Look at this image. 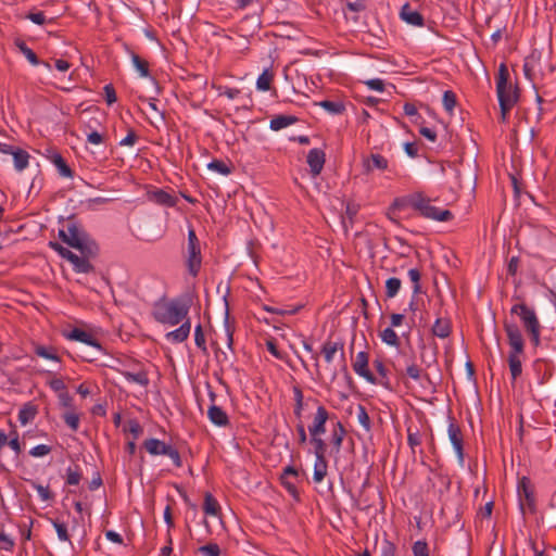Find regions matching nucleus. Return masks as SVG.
Returning a JSON list of instances; mask_svg holds the SVG:
<instances>
[{
    "instance_id": "nucleus-17",
    "label": "nucleus",
    "mask_w": 556,
    "mask_h": 556,
    "mask_svg": "<svg viewBox=\"0 0 556 556\" xmlns=\"http://www.w3.org/2000/svg\"><path fill=\"white\" fill-rule=\"evenodd\" d=\"M147 199L152 203L166 207H174L178 202V199L175 195L168 193L163 189H154L148 191Z\"/></svg>"
},
{
    "instance_id": "nucleus-25",
    "label": "nucleus",
    "mask_w": 556,
    "mask_h": 556,
    "mask_svg": "<svg viewBox=\"0 0 556 556\" xmlns=\"http://www.w3.org/2000/svg\"><path fill=\"white\" fill-rule=\"evenodd\" d=\"M437 351L438 348L434 344L431 349H427V346L424 344L420 348V362L422 365H425L426 369L430 368L433 365H437Z\"/></svg>"
},
{
    "instance_id": "nucleus-42",
    "label": "nucleus",
    "mask_w": 556,
    "mask_h": 556,
    "mask_svg": "<svg viewBox=\"0 0 556 556\" xmlns=\"http://www.w3.org/2000/svg\"><path fill=\"white\" fill-rule=\"evenodd\" d=\"M62 418L64 420V422L73 430V431H77L78 430V427H79V421H80V417L79 415L75 412V409H72V410H66L63 415H62Z\"/></svg>"
},
{
    "instance_id": "nucleus-6",
    "label": "nucleus",
    "mask_w": 556,
    "mask_h": 556,
    "mask_svg": "<svg viewBox=\"0 0 556 556\" xmlns=\"http://www.w3.org/2000/svg\"><path fill=\"white\" fill-rule=\"evenodd\" d=\"M78 121L86 132L103 129L105 128L106 113L99 106H87L78 113Z\"/></svg>"
},
{
    "instance_id": "nucleus-22",
    "label": "nucleus",
    "mask_w": 556,
    "mask_h": 556,
    "mask_svg": "<svg viewBox=\"0 0 556 556\" xmlns=\"http://www.w3.org/2000/svg\"><path fill=\"white\" fill-rule=\"evenodd\" d=\"M207 416L210 420L216 426L225 427L229 425V418L227 414L215 404L210 406L207 410Z\"/></svg>"
},
{
    "instance_id": "nucleus-1",
    "label": "nucleus",
    "mask_w": 556,
    "mask_h": 556,
    "mask_svg": "<svg viewBox=\"0 0 556 556\" xmlns=\"http://www.w3.org/2000/svg\"><path fill=\"white\" fill-rule=\"evenodd\" d=\"M59 238L71 248L87 253V255L99 254L98 243L90 238L74 215L67 218L66 229L59 230Z\"/></svg>"
},
{
    "instance_id": "nucleus-7",
    "label": "nucleus",
    "mask_w": 556,
    "mask_h": 556,
    "mask_svg": "<svg viewBox=\"0 0 556 556\" xmlns=\"http://www.w3.org/2000/svg\"><path fill=\"white\" fill-rule=\"evenodd\" d=\"M201 264L202 256L200 241L195 235V231L193 229H190L188 232V256L186 260L188 273L192 277L198 276L201 268Z\"/></svg>"
},
{
    "instance_id": "nucleus-63",
    "label": "nucleus",
    "mask_w": 556,
    "mask_h": 556,
    "mask_svg": "<svg viewBox=\"0 0 556 556\" xmlns=\"http://www.w3.org/2000/svg\"><path fill=\"white\" fill-rule=\"evenodd\" d=\"M104 99L108 104H112L117 101L116 91L112 84L104 86Z\"/></svg>"
},
{
    "instance_id": "nucleus-14",
    "label": "nucleus",
    "mask_w": 556,
    "mask_h": 556,
    "mask_svg": "<svg viewBox=\"0 0 556 556\" xmlns=\"http://www.w3.org/2000/svg\"><path fill=\"white\" fill-rule=\"evenodd\" d=\"M369 355L367 352H359L353 363L354 371L369 383L376 384L377 378L368 368Z\"/></svg>"
},
{
    "instance_id": "nucleus-43",
    "label": "nucleus",
    "mask_w": 556,
    "mask_h": 556,
    "mask_svg": "<svg viewBox=\"0 0 556 556\" xmlns=\"http://www.w3.org/2000/svg\"><path fill=\"white\" fill-rule=\"evenodd\" d=\"M15 46L33 65L39 64V59L37 58L36 53L30 48H28L23 40L17 39L15 41Z\"/></svg>"
},
{
    "instance_id": "nucleus-44",
    "label": "nucleus",
    "mask_w": 556,
    "mask_h": 556,
    "mask_svg": "<svg viewBox=\"0 0 556 556\" xmlns=\"http://www.w3.org/2000/svg\"><path fill=\"white\" fill-rule=\"evenodd\" d=\"M108 137L106 129L90 130L87 132V141L92 144H100L105 141Z\"/></svg>"
},
{
    "instance_id": "nucleus-64",
    "label": "nucleus",
    "mask_w": 556,
    "mask_h": 556,
    "mask_svg": "<svg viewBox=\"0 0 556 556\" xmlns=\"http://www.w3.org/2000/svg\"><path fill=\"white\" fill-rule=\"evenodd\" d=\"M396 547L389 540L382 542L381 556H395Z\"/></svg>"
},
{
    "instance_id": "nucleus-49",
    "label": "nucleus",
    "mask_w": 556,
    "mask_h": 556,
    "mask_svg": "<svg viewBox=\"0 0 556 556\" xmlns=\"http://www.w3.org/2000/svg\"><path fill=\"white\" fill-rule=\"evenodd\" d=\"M292 478H281L280 477V482L281 484L285 486V489L288 491V493L295 500V501H300V494H299V491H298V488L295 485V483L291 480Z\"/></svg>"
},
{
    "instance_id": "nucleus-53",
    "label": "nucleus",
    "mask_w": 556,
    "mask_h": 556,
    "mask_svg": "<svg viewBox=\"0 0 556 556\" xmlns=\"http://www.w3.org/2000/svg\"><path fill=\"white\" fill-rule=\"evenodd\" d=\"M164 455L168 456L177 468H180L182 466V460L179 451L172 446L170 444L167 445Z\"/></svg>"
},
{
    "instance_id": "nucleus-21",
    "label": "nucleus",
    "mask_w": 556,
    "mask_h": 556,
    "mask_svg": "<svg viewBox=\"0 0 556 556\" xmlns=\"http://www.w3.org/2000/svg\"><path fill=\"white\" fill-rule=\"evenodd\" d=\"M346 435V429L342 425L341 421H337L333 426L330 443L332 445V450L338 454L341 450L342 442L344 437Z\"/></svg>"
},
{
    "instance_id": "nucleus-57",
    "label": "nucleus",
    "mask_w": 556,
    "mask_h": 556,
    "mask_svg": "<svg viewBox=\"0 0 556 556\" xmlns=\"http://www.w3.org/2000/svg\"><path fill=\"white\" fill-rule=\"evenodd\" d=\"M81 480V472L76 468L73 469L71 467L66 470V484L68 485H77Z\"/></svg>"
},
{
    "instance_id": "nucleus-5",
    "label": "nucleus",
    "mask_w": 556,
    "mask_h": 556,
    "mask_svg": "<svg viewBox=\"0 0 556 556\" xmlns=\"http://www.w3.org/2000/svg\"><path fill=\"white\" fill-rule=\"evenodd\" d=\"M49 247L58 252L61 257L71 262L75 271L84 274L94 271V266L89 262V260L97 255H87V253L80 252L81 256H78L56 241H50Z\"/></svg>"
},
{
    "instance_id": "nucleus-13",
    "label": "nucleus",
    "mask_w": 556,
    "mask_h": 556,
    "mask_svg": "<svg viewBox=\"0 0 556 556\" xmlns=\"http://www.w3.org/2000/svg\"><path fill=\"white\" fill-rule=\"evenodd\" d=\"M542 113V106H518L516 111L518 124L516 125L514 131L517 132V127H520L522 122H525L528 125L538 123L541 118Z\"/></svg>"
},
{
    "instance_id": "nucleus-23",
    "label": "nucleus",
    "mask_w": 556,
    "mask_h": 556,
    "mask_svg": "<svg viewBox=\"0 0 556 556\" xmlns=\"http://www.w3.org/2000/svg\"><path fill=\"white\" fill-rule=\"evenodd\" d=\"M452 326L447 318H437L432 326V334L441 339H445L451 334Z\"/></svg>"
},
{
    "instance_id": "nucleus-52",
    "label": "nucleus",
    "mask_w": 556,
    "mask_h": 556,
    "mask_svg": "<svg viewBox=\"0 0 556 556\" xmlns=\"http://www.w3.org/2000/svg\"><path fill=\"white\" fill-rule=\"evenodd\" d=\"M198 552L203 556H219L220 548L216 543H208L206 545L200 546Z\"/></svg>"
},
{
    "instance_id": "nucleus-55",
    "label": "nucleus",
    "mask_w": 556,
    "mask_h": 556,
    "mask_svg": "<svg viewBox=\"0 0 556 556\" xmlns=\"http://www.w3.org/2000/svg\"><path fill=\"white\" fill-rule=\"evenodd\" d=\"M328 464H314L313 480L315 482H321L327 476Z\"/></svg>"
},
{
    "instance_id": "nucleus-2",
    "label": "nucleus",
    "mask_w": 556,
    "mask_h": 556,
    "mask_svg": "<svg viewBox=\"0 0 556 556\" xmlns=\"http://www.w3.org/2000/svg\"><path fill=\"white\" fill-rule=\"evenodd\" d=\"M190 306L191 299L188 296H181L168 302L156 303L153 317L161 324L175 326L187 319Z\"/></svg>"
},
{
    "instance_id": "nucleus-45",
    "label": "nucleus",
    "mask_w": 556,
    "mask_h": 556,
    "mask_svg": "<svg viewBox=\"0 0 556 556\" xmlns=\"http://www.w3.org/2000/svg\"><path fill=\"white\" fill-rule=\"evenodd\" d=\"M408 277L413 283V295L415 296V295L421 293V285H420L421 273L419 271V269H417V268L409 269Z\"/></svg>"
},
{
    "instance_id": "nucleus-47",
    "label": "nucleus",
    "mask_w": 556,
    "mask_h": 556,
    "mask_svg": "<svg viewBox=\"0 0 556 556\" xmlns=\"http://www.w3.org/2000/svg\"><path fill=\"white\" fill-rule=\"evenodd\" d=\"M207 168L222 175H229L231 173V167L222 160H213L211 163H208Z\"/></svg>"
},
{
    "instance_id": "nucleus-38",
    "label": "nucleus",
    "mask_w": 556,
    "mask_h": 556,
    "mask_svg": "<svg viewBox=\"0 0 556 556\" xmlns=\"http://www.w3.org/2000/svg\"><path fill=\"white\" fill-rule=\"evenodd\" d=\"M374 367L377 370L378 375L381 377L380 380L377 379V383L383 386L387 389H391L390 380L388 378V369L384 366L383 362L381 359H375L374 361Z\"/></svg>"
},
{
    "instance_id": "nucleus-39",
    "label": "nucleus",
    "mask_w": 556,
    "mask_h": 556,
    "mask_svg": "<svg viewBox=\"0 0 556 556\" xmlns=\"http://www.w3.org/2000/svg\"><path fill=\"white\" fill-rule=\"evenodd\" d=\"M402 286L400 278L391 277L386 281V298L392 299L396 296Z\"/></svg>"
},
{
    "instance_id": "nucleus-28",
    "label": "nucleus",
    "mask_w": 556,
    "mask_h": 556,
    "mask_svg": "<svg viewBox=\"0 0 556 556\" xmlns=\"http://www.w3.org/2000/svg\"><path fill=\"white\" fill-rule=\"evenodd\" d=\"M51 162L55 165L61 176L66 178L74 177V170L67 165L66 161L60 153H53L50 157Z\"/></svg>"
},
{
    "instance_id": "nucleus-60",
    "label": "nucleus",
    "mask_w": 556,
    "mask_h": 556,
    "mask_svg": "<svg viewBox=\"0 0 556 556\" xmlns=\"http://www.w3.org/2000/svg\"><path fill=\"white\" fill-rule=\"evenodd\" d=\"M414 556H429V548L426 541H417L413 545Z\"/></svg>"
},
{
    "instance_id": "nucleus-40",
    "label": "nucleus",
    "mask_w": 556,
    "mask_h": 556,
    "mask_svg": "<svg viewBox=\"0 0 556 556\" xmlns=\"http://www.w3.org/2000/svg\"><path fill=\"white\" fill-rule=\"evenodd\" d=\"M358 211H359V204L354 203V202L346 203L345 215L343 216V220H342V224H343V227L345 230L348 229V224H346L345 218L349 220L350 225L352 226L354 223V218L357 215Z\"/></svg>"
},
{
    "instance_id": "nucleus-8",
    "label": "nucleus",
    "mask_w": 556,
    "mask_h": 556,
    "mask_svg": "<svg viewBox=\"0 0 556 556\" xmlns=\"http://www.w3.org/2000/svg\"><path fill=\"white\" fill-rule=\"evenodd\" d=\"M519 507L525 515L527 511L535 513V496L531 480L523 476L518 483Z\"/></svg>"
},
{
    "instance_id": "nucleus-31",
    "label": "nucleus",
    "mask_w": 556,
    "mask_h": 556,
    "mask_svg": "<svg viewBox=\"0 0 556 556\" xmlns=\"http://www.w3.org/2000/svg\"><path fill=\"white\" fill-rule=\"evenodd\" d=\"M298 121L294 115H277L270 119L269 127L273 130H280Z\"/></svg>"
},
{
    "instance_id": "nucleus-12",
    "label": "nucleus",
    "mask_w": 556,
    "mask_h": 556,
    "mask_svg": "<svg viewBox=\"0 0 556 556\" xmlns=\"http://www.w3.org/2000/svg\"><path fill=\"white\" fill-rule=\"evenodd\" d=\"M146 118L156 128L166 126L169 116L165 110H160V106H136Z\"/></svg>"
},
{
    "instance_id": "nucleus-54",
    "label": "nucleus",
    "mask_w": 556,
    "mask_h": 556,
    "mask_svg": "<svg viewBox=\"0 0 556 556\" xmlns=\"http://www.w3.org/2000/svg\"><path fill=\"white\" fill-rule=\"evenodd\" d=\"M309 442L314 446V454L327 453V444L321 435H311Z\"/></svg>"
},
{
    "instance_id": "nucleus-27",
    "label": "nucleus",
    "mask_w": 556,
    "mask_h": 556,
    "mask_svg": "<svg viewBox=\"0 0 556 556\" xmlns=\"http://www.w3.org/2000/svg\"><path fill=\"white\" fill-rule=\"evenodd\" d=\"M401 17L410 25L421 26L424 24L422 15L410 9L408 4H405L401 11Z\"/></svg>"
},
{
    "instance_id": "nucleus-9",
    "label": "nucleus",
    "mask_w": 556,
    "mask_h": 556,
    "mask_svg": "<svg viewBox=\"0 0 556 556\" xmlns=\"http://www.w3.org/2000/svg\"><path fill=\"white\" fill-rule=\"evenodd\" d=\"M447 433H448L450 442L452 443V445H453V447H454V450L456 452L458 462H459L460 465H463V463H464V439H463V433H462L460 427L456 422L455 418L452 416L451 412L448 413V429H447Z\"/></svg>"
},
{
    "instance_id": "nucleus-33",
    "label": "nucleus",
    "mask_w": 556,
    "mask_h": 556,
    "mask_svg": "<svg viewBox=\"0 0 556 556\" xmlns=\"http://www.w3.org/2000/svg\"><path fill=\"white\" fill-rule=\"evenodd\" d=\"M275 74L271 70L266 68L263 71V73L258 76L256 80V87L261 91H268L271 89V85L274 81Z\"/></svg>"
},
{
    "instance_id": "nucleus-20",
    "label": "nucleus",
    "mask_w": 556,
    "mask_h": 556,
    "mask_svg": "<svg viewBox=\"0 0 556 556\" xmlns=\"http://www.w3.org/2000/svg\"><path fill=\"white\" fill-rule=\"evenodd\" d=\"M338 351L341 352V356L343 357L344 356V343L342 341L332 342V341L328 340L323 344V348H321V354L324 355L325 361L327 363L332 362L333 355Z\"/></svg>"
},
{
    "instance_id": "nucleus-41",
    "label": "nucleus",
    "mask_w": 556,
    "mask_h": 556,
    "mask_svg": "<svg viewBox=\"0 0 556 556\" xmlns=\"http://www.w3.org/2000/svg\"><path fill=\"white\" fill-rule=\"evenodd\" d=\"M380 337H381V340L388 345L395 346V348H399L401 345V341H400L397 334L391 327L386 328L380 333Z\"/></svg>"
},
{
    "instance_id": "nucleus-26",
    "label": "nucleus",
    "mask_w": 556,
    "mask_h": 556,
    "mask_svg": "<svg viewBox=\"0 0 556 556\" xmlns=\"http://www.w3.org/2000/svg\"><path fill=\"white\" fill-rule=\"evenodd\" d=\"M167 445L164 441L154 438L147 439L143 442L146 451L153 456L164 455Z\"/></svg>"
},
{
    "instance_id": "nucleus-15",
    "label": "nucleus",
    "mask_w": 556,
    "mask_h": 556,
    "mask_svg": "<svg viewBox=\"0 0 556 556\" xmlns=\"http://www.w3.org/2000/svg\"><path fill=\"white\" fill-rule=\"evenodd\" d=\"M330 418L325 406L319 405L314 416L313 424L308 427L309 435H321L326 432V422Z\"/></svg>"
},
{
    "instance_id": "nucleus-59",
    "label": "nucleus",
    "mask_w": 556,
    "mask_h": 556,
    "mask_svg": "<svg viewBox=\"0 0 556 556\" xmlns=\"http://www.w3.org/2000/svg\"><path fill=\"white\" fill-rule=\"evenodd\" d=\"M357 420L366 430L370 429V426H371L370 418H369V415H368L366 408L363 405L358 406Z\"/></svg>"
},
{
    "instance_id": "nucleus-16",
    "label": "nucleus",
    "mask_w": 556,
    "mask_h": 556,
    "mask_svg": "<svg viewBox=\"0 0 556 556\" xmlns=\"http://www.w3.org/2000/svg\"><path fill=\"white\" fill-rule=\"evenodd\" d=\"M65 337L72 341H78L85 343L98 351H103V348L98 339H96L91 333L80 329L74 328L70 332L65 333Z\"/></svg>"
},
{
    "instance_id": "nucleus-32",
    "label": "nucleus",
    "mask_w": 556,
    "mask_h": 556,
    "mask_svg": "<svg viewBox=\"0 0 556 556\" xmlns=\"http://www.w3.org/2000/svg\"><path fill=\"white\" fill-rule=\"evenodd\" d=\"M521 353H509L508 365L513 380H516L522 374V365L520 359Z\"/></svg>"
},
{
    "instance_id": "nucleus-36",
    "label": "nucleus",
    "mask_w": 556,
    "mask_h": 556,
    "mask_svg": "<svg viewBox=\"0 0 556 556\" xmlns=\"http://www.w3.org/2000/svg\"><path fill=\"white\" fill-rule=\"evenodd\" d=\"M225 303H226V311H225L224 330H225V334H226V339H227V346L230 350H232L235 326H233V321L231 323L229 319V308H228V303L226 300H225Z\"/></svg>"
},
{
    "instance_id": "nucleus-29",
    "label": "nucleus",
    "mask_w": 556,
    "mask_h": 556,
    "mask_svg": "<svg viewBox=\"0 0 556 556\" xmlns=\"http://www.w3.org/2000/svg\"><path fill=\"white\" fill-rule=\"evenodd\" d=\"M11 155H13L14 166L17 170L21 172L28 166L29 154L26 150L15 147Z\"/></svg>"
},
{
    "instance_id": "nucleus-56",
    "label": "nucleus",
    "mask_w": 556,
    "mask_h": 556,
    "mask_svg": "<svg viewBox=\"0 0 556 556\" xmlns=\"http://www.w3.org/2000/svg\"><path fill=\"white\" fill-rule=\"evenodd\" d=\"M194 342L195 345L201 349L204 353H206V343H205V336L202 329L201 325H198L194 330Z\"/></svg>"
},
{
    "instance_id": "nucleus-11",
    "label": "nucleus",
    "mask_w": 556,
    "mask_h": 556,
    "mask_svg": "<svg viewBox=\"0 0 556 556\" xmlns=\"http://www.w3.org/2000/svg\"><path fill=\"white\" fill-rule=\"evenodd\" d=\"M511 315H518L523 324L527 331L540 326L539 319L534 309L530 308L525 303L515 304L510 308Z\"/></svg>"
},
{
    "instance_id": "nucleus-61",
    "label": "nucleus",
    "mask_w": 556,
    "mask_h": 556,
    "mask_svg": "<svg viewBox=\"0 0 556 556\" xmlns=\"http://www.w3.org/2000/svg\"><path fill=\"white\" fill-rule=\"evenodd\" d=\"M103 351H98L97 349H93L90 350V349H87V348H81L80 349V357L86 361V362H93L98 358L99 354L102 353Z\"/></svg>"
},
{
    "instance_id": "nucleus-10",
    "label": "nucleus",
    "mask_w": 556,
    "mask_h": 556,
    "mask_svg": "<svg viewBox=\"0 0 556 556\" xmlns=\"http://www.w3.org/2000/svg\"><path fill=\"white\" fill-rule=\"evenodd\" d=\"M504 330L507 334L508 344L511 350L509 353H521L525 351V341L521 334V331L517 324L505 320L504 321Z\"/></svg>"
},
{
    "instance_id": "nucleus-48",
    "label": "nucleus",
    "mask_w": 556,
    "mask_h": 556,
    "mask_svg": "<svg viewBox=\"0 0 556 556\" xmlns=\"http://www.w3.org/2000/svg\"><path fill=\"white\" fill-rule=\"evenodd\" d=\"M132 63L142 77L149 76V63L137 54H132Z\"/></svg>"
},
{
    "instance_id": "nucleus-51",
    "label": "nucleus",
    "mask_w": 556,
    "mask_h": 556,
    "mask_svg": "<svg viewBox=\"0 0 556 556\" xmlns=\"http://www.w3.org/2000/svg\"><path fill=\"white\" fill-rule=\"evenodd\" d=\"M35 353L38 356L47 358V359H52V361H56V362L60 361V357L58 356V354H55L53 352V349H49L43 345H37L35 349Z\"/></svg>"
},
{
    "instance_id": "nucleus-19",
    "label": "nucleus",
    "mask_w": 556,
    "mask_h": 556,
    "mask_svg": "<svg viewBox=\"0 0 556 556\" xmlns=\"http://www.w3.org/2000/svg\"><path fill=\"white\" fill-rule=\"evenodd\" d=\"M388 160L378 153H371L370 156L363 160L365 173H370L374 169L386 170L388 168Z\"/></svg>"
},
{
    "instance_id": "nucleus-18",
    "label": "nucleus",
    "mask_w": 556,
    "mask_h": 556,
    "mask_svg": "<svg viewBox=\"0 0 556 556\" xmlns=\"http://www.w3.org/2000/svg\"><path fill=\"white\" fill-rule=\"evenodd\" d=\"M326 161V154L320 149H312L307 154V164L313 176L321 173Z\"/></svg>"
},
{
    "instance_id": "nucleus-3",
    "label": "nucleus",
    "mask_w": 556,
    "mask_h": 556,
    "mask_svg": "<svg viewBox=\"0 0 556 556\" xmlns=\"http://www.w3.org/2000/svg\"><path fill=\"white\" fill-rule=\"evenodd\" d=\"M496 93L498 104H516L520 100H526V94L521 92L517 83L510 81L508 67L505 63H501L496 75Z\"/></svg>"
},
{
    "instance_id": "nucleus-30",
    "label": "nucleus",
    "mask_w": 556,
    "mask_h": 556,
    "mask_svg": "<svg viewBox=\"0 0 556 556\" xmlns=\"http://www.w3.org/2000/svg\"><path fill=\"white\" fill-rule=\"evenodd\" d=\"M405 374L412 378L415 381L420 380L421 378L425 379L429 384H433L429 374L421 369L417 364L412 363L406 367Z\"/></svg>"
},
{
    "instance_id": "nucleus-34",
    "label": "nucleus",
    "mask_w": 556,
    "mask_h": 556,
    "mask_svg": "<svg viewBox=\"0 0 556 556\" xmlns=\"http://www.w3.org/2000/svg\"><path fill=\"white\" fill-rule=\"evenodd\" d=\"M203 510L206 515L211 516H217L220 511L217 500L210 492L204 494Z\"/></svg>"
},
{
    "instance_id": "nucleus-58",
    "label": "nucleus",
    "mask_w": 556,
    "mask_h": 556,
    "mask_svg": "<svg viewBox=\"0 0 556 556\" xmlns=\"http://www.w3.org/2000/svg\"><path fill=\"white\" fill-rule=\"evenodd\" d=\"M125 431H129L134 440H137L142 434L143 429L137 419H130L127 422V429H125Z\"/></svg>"
},
{
    "instance_id": "nucleus-50",
    "label": "nucleus",
    "mask_w": 556,
    "mask_h": 556,
    "mask_svg": "<svg viewBox=\"0 0 556 556\" xmlns=\"http://www.w3.org/2000/svg\"><path fill=\"white\" fill-rule=\"evenodd\" d=\"M51 521H52V525H53V527H54V529L56 531L58 538L61 541H65V542H68L71 544L70 534H68L66 525L63 523V522H60L58 520H51Z\"/></svg>"
},
{
    "instance_id": "nucleus-24",
    "label": "nucleus",
    "mask_w": 556,
    "mask_h": 556,
    "mask_svg": "<svg viewBox=\"0 0 556 556\" xmlns=\"http://www.w3.org/2000/svg\"><path fill=\"white\" fill-rule=\"evenodd\" d=\"M191 329V324L189 319H186L179 328L167 333V338L172 339L174 342L180 343L187 340L189 337Z\"/></svg>"
},
{
    "instance_id": "nucleus-46",
    "label": "nucleus",
    "mask_w": 556,
    "mask_h": 556,
    "mask_svg": "<svg viewBox=\"0 0 556 556\" xmlns=\"http://www.w3.org/2000/svg\"><path fill=\"white\" fill-rule=\"evenodd\" d=\"M521 92L526 94V100H520L519 102H536L539 104L543 102V99L534 85H531L527 90H521Z\"/></svg>"
},
{
    "instance_id": "nucleus-35",
    "label": "nucleus",
    "mask_w": 556,
    "mask_h": 556,
    "mask_svg": "<svg viewBox=\"0 0 556 556\" xmlns=\"http://www.w3.org/2000/svg\"><path fill=\"white\" fill-rule=\"evenodd\" d=\"M122 375L129 381L138 383L142 387H147L150 382L148 372L146 370H139L138 372L122 371Z\"/></svg>"
},
{
    "instance_id": "nucleus-62",
    "label": "nucleus",
    "mask_w": 556,
    "mask_h": 556,
    "mask_svg": "<svg viewBox=\"0 0 556 556\" xmlns=\"http://www.w3.org/2000/svg\"><path fill=\"white\" fill-rule=\"evenodd\" d=\"M59 402L62 407L66 408V410L75 409L73 405V397L67 391L59 393Z\"/></svg>"
},
{
    "instance_id": "nucleus-4",
    "label": "nucleus",
    "mask_w": 556,
    "mask_h": 556,
    "mask_svg": "<svg viewBox=\"0 0 556 556\" xmlns=\"http://www.w3.org/2000/svg\"><path fill=\"white\" fill-rule=\"evenodd\" d=\"M408 205L417 211L424 218L434 219L438 222H448L454 218L450 210H440L431 204L430 198L421 192L413 193L407 199Z\"/></svg>"
},
{
    "instance_id": "nucleus-37",
    "label": "nucleus",
    "mask_w": 556,
    "mask_h": 556,
    "mask_svg": "<svg viewBox=\"0 0 556 556\" xmlns=\"http://www.w3.org/2000/svg\"><path fill=\"white\" fill-rule=\"evenodd\" d=\"M37 415V406L33 405L31 403H27L21 408L18 413V420L22 425H26L30 420L35 418Z\"/></svg>"
}]
</instances>
